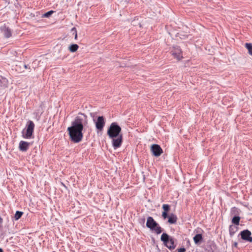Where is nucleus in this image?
<instances>
[{"instance_id": "29", "label": "nucleus", "mask_w": 252, "mask_h": 252, "mask_svg": "<svg viewBox=\"0 0 252 252\" xmlns=\"http://www.w3.org/2000/svg\"><path fill=\"white\" fill-rule=\"evenodd\" d=\"M25 68H27V66L26 65H25Z\"/></svg>"}, {"instance_id": "28", "label": "nucleus", "mask_w": 252, "mask_h": 252, "mask_svg": "<svg viewBox=\"0 0 252 252\" xmlns=\"http://www.w3.org/2000/svg\"><path fill=\"white\" fill-rule=\"evenodd\" d=\"M2 220V219L1 218H0V221H1Z\"/></svg>"}, {"instance_id": "12", "label": "nucleus", "mask_w": 252, "mask_h": 252, "mask_svg": "<svg viewBox=\"0 0 252 252\" xmlns=\"http://www.w3.org/2000/svg\"><path fill=\"white\" fill-rule=\"evenodd\" d=\"M163 211L162 213V217L164 219H166L168 217V212L170 210V205L168 204H163L162 207Z\"/></svg>"}, {"instance_id": "5", "label": "nucleus", "mask_w": 252, "mask_h": 252, "mask_svg": "<svg viewBox=\"0 0 252 252\" xmlns=\"http://www.w3.org/2000/svg\"><path fill=\"white\" fill-rule=\"evenodd\" d=\"M172 55L177 61H179L183 58L182 51L179 47H174L171 51Z\"/></svg>"}, {"instance_id": "4", "label": "nucleus", "mask_w": 252, "mask_h": 252, "mask_svg": "<svg viewBox=\"0 0 252 252\" xmlns=\"http://www.w3.org/2000/svg\"><path fill=\"white\" fill-rule=\"evenodd\" d=\"M160 239L166 247L169 250H173L175 248L176 245L175 244L174 238L170 237L167 234L165 233H163L161 235Z\"/></svg>"}, {"instance_id": "1", "label": "nucleus", "mask_w": 252, "mask_h": 252, "mask_svg": "<svg viewBox=\"0 0 252 252\" xmlns=\"http://www.w3.org/2000/svg\"><path fill=\"white\" fill-rule=\"evenodd\" d=\"M83 120L79 117H76L67 129L70 140L76 143L81 142L83 137Z\"/></svg>"}, {"instance_id": "9", "label": "nucleus", "mask_w": 252, "mask_h": 252, "mask_svg": "<svg viewBox=\"0 0 252 252\" xmlns=\"http://www.w3.org/2000/svg\"><path fill=\"white\" fill-rule=\"evenodd\" d=\"M157 222L154 220L152 217H148L147 220L146 226L150 229H152L157 224Z\"/></svg>"}, {"instance_id": "26", "label": "nucleus", "mask_w": 252, "mask_h": 252, "mask_svg": "<svg viewBox=\"0 0 252 252\" xmlns=\"http://www.w3.org/2000/svg\"><path fill=\"white\" fill-rule=\"evenodd\" d=\"M233 247H234L235 248H237L238 247V243L237 242H234L233 244Z\"/></svg>"}, {"instance_id": "18", "label": "nucleus", "mask_w": 252, "mask_h": 252, "mask_svg": "<svg viewBox=\"0 0 252 252\" xmlns=\"http://www.w3.org/2000/svg\"><path fill=\"white\" fill-rule=\"evenodd\" d=\"M152 230L154 231L157 234H158L162 232V228L157 223L156 226H155L154 228L152 229Z\"/></svg>"}, {"instance_id": "19", "label": "nucleus", "mask_w": 252, "mask_h": 252, "mask_svg": "<svg viewBox=\"0 0 252 252\" xmlns=\"http://www.w3.org/2000/svg\"><path fill=\"white\" fill-rule=\"evenodd\" d=\"M245 47L248 49L249 54L252 56V44L246 43L245 44Z\"/></svg>"}, {"instance_id": "6", "label": "nucleus", "mask_w": 252, "mask_h": 252, "mask_svg": "<svg viewBox=\"0 0 252 252\" xmlns=\"http://www.w3.org/2000/svg\"><path fill=\"white\" fill-rule=\"evenodd\" d=\"M105 120L103 116H99L95 121V125L97 132L101 131L105 126Z\"/></svg>"}, {"instance_id": "14", "label": "nucleus", "mask_w": 252, "mask_h": 252, "mask_svg": "<svg viewBox=\"0 0 252 252\" xmlns=\"http://www.w3.org/2000/svg\"><path fill=\"white\" fill-rule=\"evenodd\" d=\"M167 218L168 219V222L170 224L176 223L178 220L177 216L174 214H171L169 216H168Z\"/></svg>"}, {"instance_id": "3", "label": "nucleus", "mask_w": 252, "mask_h": 252, "mask_svg": "<svg viewBox=\"0 0 252 252\" xmlns=\"http://www.w3.org/2000/svg\"><path fill=\"white\" fill-rule=\"evenodd\" d=\"M34 127L35 125L32 121H28L25 128L22 131L23 137L26 139L32 138Z\"/></svg>"}, {"instance_id": "21", "label": "nucleus", "mask_w": 252, "mask_h": 252, "mask_svg": "<svg viewBox=\"0 0 252 252\" xmlns=\"http://www.w3.org/2000/svg\"><path fill=\"white\" fill-rule=\"evenodd\" d=\"M23 213L22 212H20L19 211H17L16 212L14 218L15 220H18L23 215Z\"/></svg>"}, {"instance_id": "24", "label": "nucleus", "mask_w": 252, "mask_h": 252, "mask_svg": "<svg viewBox=\"0 0 252 252\" xmlns=\"http://www.w3.org/2000/svg\"><path fill=\"white\" fill-rule=\"evenodd\" d=\"M178 252H185L186 249L184 248H181L177 250Z\"/></svg>"}, {"instance_id": "27", "label": "nucleus", "mask_w": 252, "mask_h": 252, "mask_svg": "<svg viewBox=\"0 0 252 252\" xmlns=\"http://www.w3.org/2000/svg\"><path fill=\"white\" fill-rule=\"evenodd\" d=\"M0 252H3L2 249L1 248H0Z\"/></svg>"}, {"instance_id": "2", "label": "nucleus", "mask_w": 252, "mask_h": 252, "mask_svg": "<svg viewBox=\"0 0 252 252\" xmlns=\"http://www.w3.org/2000/svg\"><path fill=\"white\" fill-rule=\"evenodd\" d=\"M123 135L121 127L116 123H111V142L115 149L120 148L123 143Z\"/></svg>"}, {"instance_id": "16", "label": "nucleus", "mask_w": 252, "mask_h": 252, "mask_svg": "<svg viewBox=\"0 0 252 252\" xmlns=\"http://www.w3.org/2000/svg\"><path fill=\"white\" fill-rule=\"evenodd\" d=\"M202 235L201 234H196L194 237H193V241L195 244L198 243L199 242H200L202 240Z\"/></svg>"}, {"instance_id": "17", "label": "nucleus", "mask_w": 252, "mask_h": 252, "mask_svg": "<svg viewBox=\"0 0 252 252\" xmlns=\"http://www.w3.org/2000/svg\"><path fill=\"white\" fill-rule=\"evenodd\" d=\"M79 48V46L77 44H74L71 45L68 49L70 52H76Z\"/></svg>"}, {"instance_id": "8", "label": "nucleus", "mask_w": 252, "mask_h": 252, "mask_svg": "<svg viewBox=\"0 0 252 252\" xmlns=\"http://www.w3.org/2000/svg\"><path fill=\"white\" fill-rule=\"evenodd\" d=\"M240 235L241 238L246 241L252 242V233L249 230H244L241 232Z\"/></svg>"}, {"instance_id": "13", "label": "nucleus", "mask_w": 252, "mask_h": 252, "mask_svg": "<svg viewBox=\"0 0 252 252\" xmlns=\"http://www.w3.org/2000/svg\"><path fill=\"white\" fill-rule=\"evenodd\" d=\"M1 31L3 33L4 35L6 38H9L12 35V32L11 30L5 26H4L1 28Z\"/></svg>"}, {"instance_id": "22", "label": "nucleus", "mask_w": 252, "mask_h": 252, "mask_svg": "<svg viewBox=\"0 0 252 252\" xmlns=\"http://www.w3.org/2000/svg\"><path fill=\"white\" fill-rule=\"evenodd\" d=\"M54 12L53 10H50L46 13H45L43 15V17H49L50 16H51L53 13Z\"/></svg>"}, {"instance_id": "15", "label": "nucleus", "mask_w": 252, "mask_h": 252, "mask_svg": "<svg viewBox=\"0 0 252 252\" xmlns=\"http://www.w3.org/2000/svg\"><path fill=\"white\" fill-rule=\"evenodd\" d=\"M237 230V227L232 225H230L229 228V234L231 236H233Z\"/></svg>"}, {"instance_id": "10", "label": "nucleus", "mask_w": 252, "mask_h": 252, "mask_svg": "<svg viewBox=\"0 0 252 252\" xmlns=\"http://www.w3.org/2000/svg\"><path fill=\"white\" fill-rule=\"evenodd\" d=\"M30 143L24 141H21L19 142V149L22 152H26L29 149Z\"/></svg>"}, {"instance_id": "7", "label": "nucleus", "mask_w": 252, "mask_h": 252, "mask_svg": "<svg viewBox=\"0 0 252 252\" xmlns=\"http://www.w3.org/2000/svg\"><path fill=\"white\" fill-rule=\"evenodd\" d=\"M151 151L155 157L160 156L163 153V150L159 145L153 144L151 147Z\"/></svg>"}, {"instance_id": "25", "label": "nucleus", "mask_w": 252, "mask_h": 252, "mask_svg": "<svg viewBox=\"0 0 252 252\" xmlns=\"http://www.w3.org/2000/svg\"><path fill=\"white\" fill-rule=\"evenodd\" d=\"M107 134L109 137H110V126L108 127L107 129Z\"/></svg>"}, {"instance_id": "20", "label": "nucleus", "mask_w": 252, "mask_h": 252, "mask_svg": "<svg viewBox=\"0 0 252 252\" xmlns=\"http://www.w3.org/2000/svg\"><path fill=\"white\" fill-rule=\"evenodd\" d=\"M240 220V218L239 217L235 216L232 219V222L236 225H238L239 224Z\"/></svg>"}, {"instance_id": "11", "label": "nucleus", "mask_w": 252, "mask_h": 252, "mask_svg": "<svg viewBox=\"0 0 252 252\" xmlns=\"http://www.w3.org/2000/svg\"><path fill=\"white\" fill-rule=\"evenodd\" d=\"M8 86V80L3 77L0 76V90H2L7 88Z\"/></svg>"}, {"instance_id": "23", "label": "nucleus", "mask_w": 252, "mask_h": 252, "mask_svg": "<svg viewBox=\"0 0 252 252\" xmlns=\"http://www.w3.org/2000/svg\"><path fill=\"white\" fill-rule=\"evenodd\" d=\"M72 31H74V38L75 39H77V30L75 28H73L72 29Z\"/></svg>"}]
</instances>
